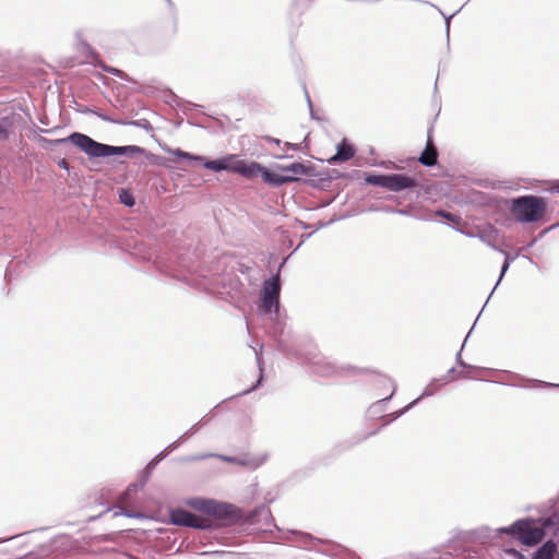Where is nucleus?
Segmentation results:
<instances>
[{
    "mask_svg": "<svg viewBox=\"0 0 559 559\" xmlns=\"http://www.w3.org/2000/svg\"><path fill=\"white\" fill-rule=\"evenodd\" d=\"M545 530H551V535L559 537V510L554 511L544 521L535 519L518 520L510 526L500 528V533L511 535L521 544L533 547L543 540Z\"/></svg>",
    "mask_w": 559,
    "mask_h": 559,
    "instance_id": "1",
    "label": "nucleus"
},
{
    "mask_svg": "<svg viewBox=\"0 0 559 559\" xmlns=\"http://www.w3.org/2000/svg\"><path fill=\"white\" fill-rule=\"evenodd\" d=\"M55 144H62L66 142H70L85 154L91 157H107L112 155H122V154H142L144 150L140 146L128 145V146H111L108 144H103L96 142L92 138L86 134L74 132L64 139H57L51 141Z\"/></svg>",
    "mask_w": 559,
    "mask_h": 559,
    "instance_id": "2",
    "label": "nucleus"
},
{
    "mask_svg": "<svg viewBox=\"0 0 559 559\" xmlns=\"http://www.w3.org/2000/svg\"><path fill=\"white\" fill-rule=\"evenodd\" d=\"M547 204L543 198L524 195L512 200L511 214L516 222L534 223L543 218Z\"/></svg>",
    "mask_w": 559,
    "mask_h": 559,
    "instance_id": "3",
    "label": "nucleus"
},
{
    "mask_svg": "<svg viewBox=\"0 0 559 559\" xmlns=\"http://www.w3.org/2000/svg\"><path fill=\"white\" fill-rule=\"evenodd\" d=\"M366 182L372 186L382 187L393 192H400L417 186L415 178L404 174L369 175L366 177Z\"/></svg>",
    "mask_w": 559,
    "mask_h": 559,
    "instance_id": "4",
    "label": "nucleus"
},
{
    "mask_svg": "<svg viewBox=\"0 0 559 559\" xmlns=\"http://www.w3.org/2000/svg\"><path fill=\"white\" fill-rule=\"evenodd\" d=\"M168 152L178 158L204 163V166L211 170H215V171L230 170V171H233L234 156H230L228 158L204 162V157L198 156V155H192V154L185 152L180 148L169 150Z\"/></svg>",
    "mask_w": 559,
    "mask_h": 559,
    "instance_id": "5",
    "label": "nucleus"
},
{
    "mask_svg": "<svg viewBox=\"0 0 559 559\" xmlns=\"http://www.w3.org/2000/svg\"><path fill=\"white\" fill-rule=\"evenodd\" d=\"M280 290L281 284L278 274L264 283L262 307L265 312H271L273 307L278 306Z\"/></svg>",
    "mask_w": 559,
    "mask_h": 559,
    "instance_id": "6",
    "label": "nucleus"
},
{
    "mask_svg": "<svg viewBox=\"0 0 559 559\" xmlns=\"http://www.w3.org/2000/svg\"><path fill=\"white\" fill-rule=\"evenodd\" d=\"M170 521L175 525L203 528L206 520L183 509H175L170 512Z\"/></svg>",
    "mask_w": 559,
    "mask_h": 559,
    "instance_id": "7",
    "label": "nucleus"
},
{
    "mask_svg": "<svg viewBox=\"0 0 559 559\" xmlns=\"http://www.w3.org/2000/svg\"><path fill=\"white\" fill-rule=\"evenodd\" d=\"M265 168L266 167L257 162H247L243 159H235L233 162V173L239 174L247 179H254L259 176L262 178Z\"/></svg>",
    "mask_w": 559,
    "mask_h": 559,
    "instance_id": "8",
    "label": "nucleus"
},
{
    "mask_svg": "<svg viewBox=\"0 0 559 559\" xmlns=\"http://www.w3.org/2000/svg\"><path fill=\"white\" fill-rule=\"evenodd\" d=\"M278 170L285 176V178H289V182H294L302 176L310 175L312 169L304 163H293L290 165L278 166Z\"/></svg>",
    "mask_w": 559,
    "mask_h": 559,
    "instance_id": "9",
    "label": "nucleus"
},
{
    "mask_svg": "<svg viewBox=\"0 0 559 559\" xmlns=\"http://www.w3.org/2000/svg\"><path fill=\"white\" fill-rule=\"evenodd\" d=\"M355 148L352 143L347 141V139H343L342 142L337 145V152L335 155L328 158L330 164L343 163L352 159L355 156Z\"/></svg>",
    "mask_w": 559,
    "mask_h": 559,
    "instance_id": "10",
    "label": "nucleus"
},
{
    "mask_svg": "<svg viewBox=\"0 0 559 559\" xmlns=\"http://www.w3.org/2000/svg\"><path fill=\"white\" fill-rule=\"evenodd\" d=\"M418 160L425 165V166H435L438 162V152L433 144L432 139L429 136L426 147L421 155L419 156Z\"/></svg>",
    "mask_w": 559,
    "mask_h": 559,
    "instance_id": "11",
    "label": "nucleus"
},
{
    "mask_svg": "<svg viewBox=\"0 0 559 559\" xmlns=\"http://www.w3.org/2000/svg\"><path fill=\"white\" fill-rule=\"evenodd\" d=\"M557 555V545L552 540H548L535 552L533 559H555Z\"/></svg>",
    "mask_w": 559,
    "mask_h": 559,
    "instance_id": "12",
    "label": "nucleus"
},
{
    "mask_svg": "<svg viewBox=\"0 0 559 559\" xmlns=\"http://www.w3.org/2000/svg\"><path fill=\"white\" fill-rule=\"evenodd\" d=\"M262 180L265 183H269V185H272L275 187H278L284 183L289 182V178H285V176L283 174L278 175V174L271 173L267 168H265V171L263 173Z\"/></svg>",
    "mask_w": 559,
    "mask_h": 559,
    "instance_id": "13",
    "label": "nucleus"
},
{
    "mask_svg": "<svg viewBox=\"0 0 559 559\" xmlns=\"http://www.w3.org/2000/svg\"><path fill=\"white\" fill-rule=\"evenodd\" d=\"M214 514L225 519H235L238 516V512L233 506L224 503L215 507Z\"/></svg>",
    "mask_w": 559,
    "mask_h": 559,
    "instance_id": "14",
    "label": "nucleus"
},
{
    "mask_svg": "<svg viewBox=\"0 0 559 559\" xmlns=\"http://www.w3.org/2000/svg\"><path fill=\"white\" fill-rule=\"evenodd\" d=\"M499 557L500 559H526L524 555L513 548H502Z\"/></svg>",
    "mask_w": 559,
    "mask_h": 559,
    "instance_id": "15",
    "label": "nucleus"
},
{
    "mask_svg": "<svg viewBox=\"0 0 559 559\" xmlns=\"http://www.w3.org/2000/svg\"><path fill=\"white\" fill-rule=\"evenodd\" d=\"M103 69H104L106 72H108V73H110V74H114V75H116V76H118V78H124V75H126V74L123 73V71H121V70H119V69H116V68H111V67L103 66Z\"/></svg>",
    "mask_w": 559,
    "mask_h": 559,
    "instance_id": "16",
    "label": "nucleus"
},
{
    "mask_svg": "<svg viewBox=\"0 0 559 559\" xmlns=\"http://www.w3.org/2000/svg\"><path fill=\"white\" fill-rule=\"evenodd\" d=\"M437 215H438V216H441V217H443V218H447V219H449V221H451V222H455V221H456V218H457L454 214L449 213V212H445V211H438V212H437Z\"/></svg>",
    "mask_w": 559,
    "mask_h": 559,
    "instance_id": "17",
    "label": "nucleus"
},
{
    "mask_svg": "<svg viewBox=\"0 0 559 559\" xmlns=\"http://www.w3.org/2000/svg\"><path fill=\"white\" fill-rule=\"evenodd\" d=\"M121 202L128 206H132L134 204V200L132 197L130 195H127V197H122L121 195Z\"/></svg>",
    "mask_w": 559,
    "mask_h": 559,
    "instance_id": "18",
    "label": "nucleus"
},
{
    "mask_svg": "<svg viewBox=\"0 0 559 559\" xmlns=\"http://www.w3.org/2000/svg\"><path fill=\"white\" fill-rule=\"evenodd\" d=\"M0 138L3 140H7L9 138V131L2 124H0Z\"/></svg>",
    "mask_w": 559,
    "mask_h": 559,
    "instance_id": "19",
    "label": "nucleus"
},
{
    "mask_svg": "<svg viewBox=\"0 0 559 559\" xmlns=\"http://www.w3.org/2000/svg\"><path fill=\"white\" fill-rule=\"evenodd\" d=\"M269 141H274L275 143H278L280 141L276 140V139H271V138H267Z\"/></svg>",
    "mask_w": 559,
    "mask_h": 559,
    "instance_id": "20",
    "label": "nucleus"
},
{
    "mask_svg": "<svg viewBox=\"0 0 559 559\" xmlns=\"http://www.w3.org/2000/svg\"><path fill=\"white\" fill-rule=\"evenodd\" d=\"M60 165L63 166V167H67V162L63 159Z\"/></svg>",
    "mask_w": 559,
    "mask_h": 559,
    "instance_id": "21",
    "label": "nucleus"
}]
</instances>
